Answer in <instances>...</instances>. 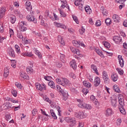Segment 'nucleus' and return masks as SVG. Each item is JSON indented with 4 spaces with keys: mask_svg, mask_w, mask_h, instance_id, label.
Listing matches in <instances>:
<instances>
[{
    "mask_svg": "<svg viewBox=\"0 0 127 127\" xmlns=\"http://www.w3.org/2000/svg\"><path fill=\"white\" fill-rule=\"evenodd\" d=\"M76 101L79 103L77 104L79 108L81 109H85V110H92V106L90 104H87L84 103V101L82 99H76Z\"/></svg>",
    "mask_w": 127,
    "mask_h": 127,
    "instance_id": "obj_1",
    "label": "nucleus"
},
{
    "mask_svg": "<svg viewBox=\"0 0 127 127\" xmlns=\"http://www.w3.org/2000/svg\"><path fill=\"white\" fill-rule=\"evenodd\" d=\"M64 120L66 123H70L69 127H73L76 126V120L75 118L72 117H66Z\"/></svg>",
    "mask_w": 127,
    "mask_h": 127,
    "instance_id": "obj_2",
    "label": "nucleus"
},
{
    "mask_svg": "<svg viewBox=\"0 0 127 127\" xmlns=\"http://www.w3.org/2000/svg\"><path fill=\"white\" fill-rule=\"evenodd\" d=\"M27 23L25 22V21H22L19 22V30L20 31L24 32L27 30V28L25 26H27Z\"/></svg>",
    "mask_w": 127,
    "mask_h": 127,
    "instance_id": "obj_3",
    "label": "nucleus"
},
{
    "mask_svg": "<svg viewBox=\"0 0 127 127\" xmlns=\"http://www.w3.org/2000/svg\"><path fill=\"white\" fill-rule=\"evenodd\" d=\"M102 78L105 84H110V78H109L108 73H107L106 71H103L102 72Z\"/></svg>",
    "mask_w": 127,
    "mask_h": 127,
    "instance_id": "obj_4",
    "label": "nucleus"
},
{
    "mask_svg": "<svg viewBox=\"0 0 127 127\" xmlns=\"http://www.w3.org/2000/svg\"><path fill=\"white\" fill-rule=\"evenodd\" d=\"M113 40L116 44H121V43H123V39L120 36H115L113 37Z\"/></svg>",
    "mask_w": 127,
    "mask_h": 127,
    "instance_id": "obj_5",
    "label": "nucleus"
},
{
    "mask_svg": "<svg viewBox=\"0 0 127 127\" xmlns=\"http://www.w3.org/2000/svg\"><path fill=\"white\" fill-rule=\"evenodd\" d=\"M26 18L28 21L33 22L34 23H37V20L33 15H28Z\"/></svg>",
    "mask_w": 127,
    "mask_h": 127,
    "instance_id": "obj_6",
    "label": "nucleus"
},
{
    "mask_svg": "<svg viewBox=\"0 0 127 127\" xmlns=\"http://www.w3.org/2000/svg\"><path fill=\"white\" fill-rule=\"evenodd\" d=\"M36 87L37 90L41 91H43V90H46V85H45L44 84H41L39 83H37L36 84Z\"/></svg>",
    "mask_w": 127,
    "mask_h": 127,
    "instance_id": "obj_7",
    "label": "nucleus"
},
{
    "mask_svg": "<svg viewBox=\"0 0 127 127\" xmlns=\"http://www.w3.org/2000/svg\"><path fill=\"white\" fill-rule=\"evenodd\" d=\"M75 117H77L78 119H84L87 117V114H84L83 112H78V113L75 114Z\"/></svg>",
    "mask_w": 127,
    "mask_h": 127,
    "instance_id": "obj_8",
    "label": "nucleus"
},
{
    "mask_svg": "<svg viewBox=\"0 0 127 127\" xmlns=\"http://www.w3.org/2000/svg\"><path fill=\"white\" fill-rule=\"evenodd\" d=\"M70 49L72 53H73L74 54H76L77 55H78L79 56H80V57H81V55L80 54V50H79L78 49H76V48H73L72 47H70Z\"/></svg>",
    "mask_w": 127,
    "mask_h": 127,
    "instance_id": "obj_9",
    "label": "nucleus"
},
{
    "mask_svg": "<svg viewBox=\"0 0 127 127\" xmlns=\"http://www.w3.org/2000/svg\"><path fill=\"white\" fill-rule=\"evenodd\" d=\"M119 103L120 107H124L125 106V100H124V97L120 95L118 97Z\"/></svg>",
    "mask_w": 127,
    "mask_h": 127,
    "instance_id": "obj_10",
    "label": "nucleus"
},
{
    "mask_svg": "<svg viewBox=\"0 0 127 127\" xmlns=\"http://www.w3.org/2000/svg\"><path fill=\"white\" fill-rule=\"evenodd\" d=\"M118 59L119 61V64L122 68L124 67V65H125V61H124V59H123V57L121 55H119L118 56Z\"/></svg>",
    "mask_w": 127,
    "mask_h": 127,
    "instance_id": "obj_11",
    "label": "nucleus"
},
{
    "mask_svg": "<svg viewBox=\"0 0 127 127\" xmlns=\"http://www.w3.org/2000/svg\"><path fill=\"white\" fill-rule=\"evenodd\" d=\"M26 9L28 11H31L32 10V6L31 3L29 1H27L25 3Z\"/></svg>",
    "mask_w": 127,
    "mask_h": 127,
    "instance_id": "obj_12",
    "label": "nucleus"
},
{
    "mask_svg": "<svg viewBox=\"0 0 127 127\" xmlns=\"http://www.w3.org/2000/svg\"><path fill=\"white\" fill-rule=\"evenodd\" d=\"M7 50H8V53L9 56H10V57H13V58H14V57H15V54H14V50H13V49H12V48H8Z\"/></svg>",
    "mask_w": 127,
    "mask_h": 127,
    "instance_id": "obj_13",
    "label": "nucleus"
},
{
    "mask_svg": "<svg viewBox=\"0 0 127 127\" xmlns=\"http://www.w3.org/2000/svg\"><path fill=\"white\" fill-rule=\"evenodd\" d=\"M101 83V79L100 77L96 76L94 79V86L95 87H98Z\"/></svg>",
    "mask_w": 127,
    "mask_h": 127,
    "instance_id": "obj_14",
    "label": "nucleus"
},
{
    "mask_svg": "<svg viewBox=\"0 0 127 127\" xmlns=\"http://www.w3.org/2000/svg\"><path fill=\"white\" fill-rule=\"evenodd\" d=\"M21 55V56H24V57H25V56H27V57H32V56H33V54H32L31 52L27 51L25 53H22Z\"/></svg>",
    "mask_w": 127,
    "mask_h": 127,
    "instance_id": "obj_15",
    "label": "nucleus"
},
{
    "mask_svg": "<svg viewBox=\"0 0 127 127\" xmlns=\"http://www.w3.org/2000/svg\"><path fill=\"white\" fill-rule=\"evenodd\" d=\"M20 77L26 80H29V76L27 75V73L22 71L20 74Z\"/></svg>",
    "mask_w": 127,
    "mask_h": 127,
    "instance_id": "obj_16",
    "label": "nucleus"
},
{
    "mask_svg": "<svg viewBox=\"0 0 127 127\" xmlns=\"http://www.w3.org/2000/svg\"><path fill=\"white\" fill-rule=\"evenodd\" d=\"M66 85L69 86L70 85V81L66 78H63V87H65Z\"/></svg>",
    "mask_w": 127,
    "mask_h": 127,
    "instance_id": "obj_17",
    "label": "nucleus"
},
{
    "mask_svg": "<svg viewBox=\"0 0 127 127\" xmlns=\"http://www.w3.org/2000/svg\"><path fill=\"white\" fill-rule=\"evenodd\" d=\"M70 64L71 67L73 69V70H76L77 69V64H76V61L75 60H72L70 62Z\"/></svg>",
    "mask_w": 127,
    "mask_h": 127,
    "instance_id": "obj_18",
    "label": "nucleus"
},
{
    "mask_svg": "<svg viewBox=\"0 0 127 127\" xmlns=\"http://www.w3.org/2000/svg\"><path fill=\"white\" fill-rule=\"evenodd\" d=\"M105 115L106 117H110L113 115V110L110 108L107 109L105 112Z\"/></svg>",
    "mask_w": 127,
    "mask_h": 127,
    "instance_id": "obj_19",
    "label": "nucleus"
},
{
    "mask_svg": "<svg viewBox=\"0 0 127 127\" xmlns=\"http://www.w3.org/2000/svg\"><path fill=\"white\" fill-rule=\"evenodd\" d=\"M58 40L60 44H62V45L64 46L65 45V41H64V39L63 38V36L60 35L58 36Z\"/></svg>",
    "mask_w": 127,
    "mask_h": 127,
    "instance_id": "obj_20",
    "label": "nucleus"
},
{
    "mask_svg": "<svg viewBox=\"0 0 127 127\" xmlns=\"http://www.w3.org/2000/svg\"><path fill=\"white\" fill-rule=\"evenodd\" d=\"M5 13V7H1L0 9V18H2Z\"/></svg>",
    "mask_w": 127,
    "mask_h": 127,
    "instance_id": "obj_21",
    "label": "nucleus"
},
{
    "mask_svg": "<svg viewBox=\"0 0 127 127\" xmlns=\"http://www.w3.org/2000/svg\"><path fill=\"white\" fill-rule=\"evenodd\" d=\"M90 100H91V101L96 106H98V105H99V102H98V100L96 99V97L94 95L90 96Z\"/></svg>",
    "mask_w": 127,
    "mask_h": 127,
    "instance_id": "obj_22",
    "label": "nucleus"
},
{
    "mask_svg": "<svg viewBox=\"0 0 127 127\" xmlns=\"http://www.w3.org/2000/svg\"><path fill=\"white\" fill-rule=\"evenodd\" d=\"M91 68L92 70L97 75H100V73L98 72V68L97 67V66H96L95 64H92L91 65Z\"/></svg>",
    "mask_w": 127,
    "mask_h": 127,
    "instance_id": "obj_23",
    "label": "nucleus"
},
{
    "mask_svg": "<svg viewBox=\"0 0 127 127\" xmlns=\"http://www.w3.org/2000/svg\"><path fill=\"white\" fill-rule=\"evenodd\" d=\"M61 94H62L63 100H64V101H66L67 99H68V96H69L68 92L67 91H64L61 93Z\"/></svg>",
    "mask_w": 127,
    "mask_h": 127,
    "instance_id": "obj_24",
    "label": "nucleus"
},
{
    "mask_svg": "<svg viewBox=\"0 0 127 127\" xmlns=\"http://www.w3.org/2000/svg\"><path fill=\"white\" fill-rule=\"evenodd\" d=\"M112 19L114 22H120V21H119L120 19V17H119V16L117 14L113 15Z\"/></svg>",
    "mask_w": 127,
    "mask_h": 127,
    "instance_id": "obj_25",
    "label": "nucleus"
},
{
    "mask_svg": "<svg viewBox=\"0 0 127 127\" xmlns=\"http://www.w3.org/2000/svg\"><path fill=\"white\" fill-rule=\"evenodd\" d=\"M26 71L28 74H33V73L34 72V71L33 70V69L32 68V67L30 66H27L26 67Z\"/></svg>",
    "mask_w": 127,
    "mask_h": 127,
    "instance_id": "obj_26",
    "label": "nucleus"
},
{
    "mask_svg": "<svg viewBox=\"0 0 127 127\" xmlns=\"http://www.w3.org/2000/svg\"><path fill=\"white\" fill-rule=\"evenodd\" d=\"M95 51L101 57H103L104 56V54H103V52H102V50L101 49H95Z\"/></svg>",
    "mask_w": 127,
    "mask_h": 127,
    "instance_id": "obj_27",
    "label": "nucleus"
},
{
    "mask_svg": "<svg viewBox=\"0 0 127 127\" xmlns=\"http://www.w3.org/2000/svg\"><path fill=\"white\" fill-rule=\"evenodd\" d=\"M84 9L86 12H87V14H90L91 12H92V10L91 9V8H90V6L89 5L85 6L84 7Z\"/></svg>",
    "mask_w": 127,
    "mask_h": 127,
    "instance_id": "obj_28",
    "label": "nucleus"
},
{
    "mask_svg": "<svg viewBox=\"0 0 127 127\" xmlns=\"http://www.w3.org/2000/svg\"><path fill=\"white\" fill-rule=\"evenodd\" d=\"M83 85L85 87H86V88H91L92 87V84L91 83L87 81H83Z\"/></svg>",
    "mask_w": 127,
    "mask_h": 127,
    "instance_id": "obj_29",
    "label": "nucleus"
},
{
    "mask_svg": "<svg viewBox=\"0 0 127 127\" xmlns=\"http://www.w3.org/2000/svg\"><path fill=\"white\" fill-rule=\"evenodd\" d=\"M9 74V70H8V68H7V67L5 68L4 69V77H5V78H6V77H7V76H8V75Z\"/></svg>",
    "mask_w": 127,
    "mask_h": 127,
    "instance_id": "obj_30",
    "label": "nucleus"
},
{
    "mask_svg": "<svg viewBox=\"0 0 127 127\" xmlns=\"http://www.w3.org/2000/svg\"><path fill=\"white\" fill-rule=\"evenodd\" d=\"M111 105L114 108L117 107V99L113 98L111 100Z\"/></svg>",
    "mask_w": 127,
    "mask_h": 127,
    "instance_id": "obj_31",
    "label": "nucleus"
},
{
    "mask_svg": "<svg viewBox=\"0 0 127 127\" xmlns=\"http://www.w3.org/2000/svg\"><path fill=\"white\" fill-rule=\"evenodd\" d=\"M111 78L113 82H116L118 81V78H119V76H118V75H117V74H114L111 75Z\"/></svg>",
    "mask_w": 127,
    "mask_h": 127,
    "instance_id": "obj_32",
    "label": "nucleus"
},
{
    "mask_svg": "<svg viewBox=\"0 0 127 127\" xmlns=\"http://www.w3.org/2000/svg\"><path fill=\"white\" fill-rule=\"evenodd\" d=\"M10 22L12 24H13V23H15V22L16 21V18L15 17V16L11 15L10 17Z\"/></svg>",
    "mask_w": 127,
    "mask_h": 127,
    "instance_id": "obj_33",
    "label": "nucleus"
},
{
    "mask_svg": "<svg viewBox=\"0 0 127 127\" xmlns=\"http://www.w3.org/2000/svg\"><path fill=\"white\" fill-rule=\"evenodd\" d=\"M113 88L114 91L115 92H116V93H120L121 92V90H120V88L118 85H114Z\"/></svg>",
    "mask_w": 127,
    "mask_h": 127,
    "instance_id": "obj_34",
    "label": "nucleus"
},
{
    "mask_svg": "<svg viewBox=\"0 0 127 127\" xmlns=\"http://www.w3.org/2000/svg\"><path fill=\"white\" fill-rule=\"evenodd\" d=\"M72 44L75 47H77V48L80 47V42H78V41H76V40L72 41Z\"/></svg>",
    "mask_w": 127,
    "mask_h": 127,
    "instance_id": "obj_35",
    "label": "nucleus"
},
{
    "mask_svg": "<svg viewBox=\"0 0 127 127\" xmlns=\"http://www.w3.org/2000/svg\"><path fill=\"white\" fill-rule=\"evenodd\" d=\"M35 53L36 55H37V56L39 57V59H42V55H41V53H40L38 50H35Z\"/></svg>",
    "mask_w": 127,
    "mask_h": 127,
    "instance_id": "obj_36",
    "label": "nucleus"
},
{
    "mask_svg": "<svg viewBox=\"0 0 127 127\" xmlns=\"http://www.w3.org/2000/svg\"><path fill=\"white\" fill-rule=\"evenodd\" d=\"M50 113L51 115V116L53 117V118L54 119V120H57V116L54 113V110L51 109L50 111Z\"/></svg>",
    "mask_w": 127,
    "mask_h": 127,
    "instance_id": "obj_37",
    "label": "nucleus"
},
{
    "mask_svg": "<svg viewBox=\"0 0 127 127\" xmlns=\"http://www.w3.org/2000/svg\"><path fill=\"white\" fill-rule=\"evenodd\" d=\"M4 108L5 110H6V109H7L8 110L10 109V108H11V104H10V103L8 102H6Z\"/></svg>",
    "mask_w": 127,
    "mask_h": 127,
    "instance_id": "obj_38",
    "label": "nucleus"
},
{
    "mask_svg": "<svg viewBox=\"0 0 127 127\" xmlns=\"http://www.w3.org/2000/svg\"><path fill=\"white\" fill-rule=\"evenodd\" d=\"M106 25H110L112 23V20L110 18H107L105 20Z\"/></svg>",
    "mask_w": 127,
    "mask_h": 127,
    "instance_id": "obj_39",
    "label": "nucleus"
},
{
    "mask_svg": "<svg viewBox=\"0 0 127 127\" xmlns=\"http://www.w3.org/2000/svg\"><path fill=\"white\" fill-rule=\"evenodd\" d=\"M49 86L51 87L52 89H55V83L52 81H50L48 83Z\"/></svg>",
    "mask_w": 127,
    "mask_h": 127,
    "instance_id": "obj_40",
    "label": "nucleus"
},
{
    "mask_svg": "<svg viewBox=\"0 0 127 127\" xmlns=\"http://www.w3.org/2000/svg\"><path fill=\"white\" fill-rule=\"evenodd\" d=\"M15 51L16 53H17L18 54H19V53H20V47H19L18 45H15Z\"/></svg>",
    "mask_w": 127,
    "mask_h": 127,
    "instance_id": "obj_41",
    "label": "nucleus"
},
{
    "mask_svg": "<svg viewBox=\"0 0 127 127\" xmlns=\"http://www.w3.org/2000/svg\"><path fill=\"white\" fill-rule=\"evenodd\" d=\"M72 17L73 19V20L77 23V24H79V21L78 20V17H77V16L75 15H72Z\"/></svg>",
    "mask_w": 127,
    "mask_h": 127,
    "instance_id": "obj_42",
    "label": "nucleus"
},
{
    "mask_svg": "<svg viewBox=\"0 0 127 127\" xmlns=\"http://www.w3.org/2000/svg\"><path fill=\"white\" fill-rule=\"evenodd\" d=\"M121 108H120V111L121 112V114H123V115H126V109H125V107H121Z\"/></svg>",
    "mask_w": 127,
    "mask_h": 127,
    "instance_id": "obj_43",
    "label": "nucleus"
},
{
    "mask_svg": "<svg viewBox=\"0 0 127 127\" xmlns=\"http://www.w3.org/2000/svg\"><path fill=\"white\" fill-rule=\"evenodd\" d=\"M17 37L20 39H23V36H22V33H21V31H17Z\"/></svg>",
    "mask_w": 127,
    "mask_h": 127,
    "instance_id": "obj_44",
    "label": "nucleus"
},
{
    "mask_svg": "<svg viewBox=\"0 0 127 127\" xmlns=\"http://www.w3.org/2000/svg\"><path fill=\"white\" fill-rule=\"evenodd\" d=\"M103 45H104V46L106 48H110V47H111V44H110L108 42H103Z\"/></svg>",
    "mask_w": 127,
    "mask_h": 127,
    "instance_id": "obj_45",
    "label": "nucleus"
},
{
    "mask_svg": "<svg viewBox=\"0 0 127 127\" xmlns=\"http://www.w3.org/2000/svg\"><path fill=\"white\" fill-rule=\"evenodd\" d=\"M117 71L119 73L120 75H124V70L120 68H116Z\"/></svg>",
    "mask_w": 127,
    "mask_h": 127,
    "instance_id": "obj_46",
    "label": "nucleus"
},
{
    "mask_svg": "<svg viewBox=\"0 0 127 127\" xmlns=\"http://www.w3.org/2000/svg\"><path fill=\"white\" fill-rule=\"evenodd\" d=\"M56 82L58 83V84H59L60 85H61L62 86L63 84V78H57Z\"/></svg>",
    "mask_w": 127,
    "mask_h": 127,
    "instance_id": "obj_47",
    "label": "nucleus"
},
{
    "mask_svg": "<svg viewBox=\"0 0 127 127\" xmlns=\"http://www.w3.org/2000/svg\"><path fill=\"white\" fill-rule=\"evenodd\" d=\"M81 1H82V0H76L74 2L75 5H76V6L80 5L81 4Z\"/></svg>",
    "mask_w": 127,
    "mask_h": 127,
    "instance_id": "obj_48",
    "label": "nucleus"
},
{
    "mask_svg": "<svg viewBox=\"0 0 127 127\" xmlns=\"http://www.w3.org/2000/svg\"><path fill=\"white\" fill-rule=\"evenodd\" d=\"M79 32L80 34L83 35L85 33V28L84 27H82L81 29H79Z\"/></svg>",
    "mask_w": 127,
    "mask_h": 127,
    "instance_id": "obj_49",
    "label": "nucleus"
},
{
    "mask_svg": "<svg viewBox=\"0 0 127 127\" xmlns=\"http://www.w3.org/2000/svg\"><path fill=\"white\" fill-rule=\"evenodd\" d=\"M15 85L18 89H21V88H22V85L20 83H18L17 82L15 83Z\"/></svg>",
    "mask_w": 127,
    "mask_h": 127,
    "instance_id": "obj_50",
    "label": "nucleus"
},
{
    "mask_svg": "<svg viewBox=\"0 0 127 127\" xmlns=\"http://www.w3.org/2000/svg\"><path fill=\"white\" fill-rule=\"evenodd\" d=\"M3 31V24H2V23H0V32L2 33Z\"/></svg>",
    "mask_w": 127,
    "mask_h": 127,
    "instance_id": "obj_51",
    "label": "nucleus"
},
{
    "mask_svg": "<svg viewBox=\"0 0 127 127\" xmlns=\"http://www.w3.org/2000/svg\"><path fill=\"white\" fill-rule=\"evenodd\" d=\"M12 62L11 66L13 67V68H15L16 67V61L15 60H11V61Z\"/></svg>",
    "mask_w": 127,
    "mask_h": 127,
    "instance_id": "obj_52",
    "label": "nucleus"
},
{
    "mask_svg": "<svg viewBox=\"0 0 127 127\" xmlns=\"http://www.w3.org/2000/svg\"><path fill=\"white\" fill-rule=\"evenodd\" d=\"M60 13L62 17H66V14L61 9H60Z\"/></svg>",
    "mask_w": 127,
    "mask_h": 127,
    "instance_id": "obj_53",
    "label": "nucleus"
},
{
    "mask_svg": "<svg viewBox=\"0 0 127 127\" xmlns=\"http://www.w3.org/2000/svg\"><path fill=\"white\" fill-rule=\"evenodd\" d=\"M82 92L84 95H87L89 93V90L87 88H83Z\"/></svg>",
    "mask_w": 127,
    "mask_h": 127,
    "instance_id": "obj_54",
    "label": "nucleus"
},
{
    "mask_svg": "<svg viewBox=\"0 0 127 127\" xmlns=\"http://www.w3.org/2000/svg\"><path fill=\"white\" fill-rule=\"evenodd\" d=\"M69 77H70V78H72V79H76V75H75V74H74V73L73 72H70L69 74Z\"/></svg>",
    "mask_w": 127,
    "mask_h": 127,
    "instance_id": "obj_55",
    "label": "nucleus"
},
{
    "mask_svg": "<svg viewBox=\"0 0 127 127\" xmlns=\"http://www.w3.org/2000/svg\"><path fill=\"white\" fill-rule=\"evenodd\" d=\"M57 88L58 89V91L59 92H60L61 93H62L64 91V90H63V89H62L61 88V86H59V85H57Z\"/></svg>",
    "mask_w": 127,
    "mask_h": 127,
    "instance_id": "obj_56",
    "label": "nucleus"
},
{
    "mask_svg": "<svg viewBox=\"0 0 127 127\" xmlns=\"http://www.w3.org/2000/svg\"><path fill=\"white\" fill-rule=\"evenodd\" d=\"M60 59L62 62H64V59H65V55L64 54H60Z\"/></svg>",
    "mask_w": 127,
    "mask_h": 127,
    "instance_id": "obj_57",
    "label": "nucleus"
},
{
    "mask_svg": "<svg viewBox=\"0 0 127 127\" xmlns=\"http://www.w3.org/2000/svg\"><path fill=\"white\" fill-rule=\"evenodd\" d=\"M11 93L14 97H16V96H17V92L14 90H12Z\"/></svg>",
    "mask_w": 127,
    "mask_h": 127,
    "instance_id": "obj_58",
    "label": "nucleus"
},
{
    "mask_svg": "<svg viewBox=\"0 0 127 127\" xmlns=\"http://www.w3.org/2000/svg\"><path fill=\"white\" fill-rule=\"evenodd\" d=\"M11 118V116H10V115H6L5 116V119L6 120V121H9V120H10V119Z\"/></svg>",
    "mask_w": 127,
    "mask_h": 127,
    "instance_id": "obj_59",
    "label": "nucleus"
},
{
    "mask_svg": "<svg viewBox=\"0 0 127 127\" xmlns=\"http://www.w3.org/2000/svg\"><path fill=\"white\" fill-rule=\"evenodd\" d=\"M44 79H45V80H46V81H50V80H51V79H52V77L51 76H45Z\"/></svg>",
    "mask_w": 127,
    "mask_h": 127,
    "instance_id": "obj_60",
    "label": "nucleus"
},
{
    "mask_svg": "<svg viewBox=\"0 0 127 127\" xmlns=\"http://www.w3.org/2000/svg\"><path fill=\"white\" fill-rule=\"evenodd\" d=\"M102 13L104 16H107V15H108V10L104 9L103 10Z\"/></svg>",
    "mask_w": 127,
    "mask_h": 127,
    "instance_id": "obj_61",
    "label": "nucleus"
},
{
    "mask_svg": "<svg viewBox=\"0 0 127 127\" xmlns=\"http://www.w3.org/2000/svg\"><path fill=\"white\" fill-rule=\"evenodd\" d=\"M101 21L100 20H97L96 23H95V25L96 26H101Z\"/></svg>",
    "mask_w": 127,
    "mask_h": 127,
    "instance_id": "obj_62",
    "label": "nucleus"
},
{
    "mask_svg": "<svg viewBox=\"0 0 127 127\" xmlns=\"http://www.w3.org/2000/svg\"><path fill=\"white\" fill-rule=\"evenodd\" d=\"M9 32L10 34V37H11V35H13V34H14L13 30H12V29H9Z\"/></svg>",
    "mask_w": 127,
    "mask_h": 127,
    "instance_id": "obj_63",
    "label": "nucleus"
},
{
    "mask_svg": "<svg viewBox=\"0 0 127 127\" xmlns=\"http://www.w3.org/2000/svg\"><path fill=\"white\" fill-rule=\"evenodd\" d=\"M78 127H84V122H79Z\"/></svg>",
    "mask_w": 127,
    "mask_h": 127,
    "instance_id": "obj_64",
    "label": "nucleus"
}]
</instances>
